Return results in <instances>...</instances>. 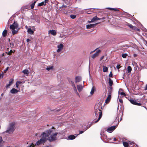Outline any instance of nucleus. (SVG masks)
<instances>
[{"mask_svg":"<svg viewBox=\"0 0 147 147\" xmlns=\"http://www.w3.org/2000/svg\"><path fill=\"white\" fill-rule=\"evenodd\" d=\"M54 131V128L52 127L51 129L43 132L41 135V138L36 142V144L38 145L44 144L47 140L50 141L56 140L57 139V136L58 133H53Z\"/></svg>","mask_w":147,"mask_h":147,"instance_id":"obj_1","label":"nucleus"},{"mask_svg":"<svg viewBox=\"0 0 147 147\" xmlns=\"http://www.w3.org/2000/svg\"><path fill=\"white\" fill-rule=\"evenodd\" d=\"M15 123L14 122H12L10 123L9 125L7 130L6 132L9 133L10 134L12 133L15 130Z\"/></svg>","mask_w":147,"mask_h":147,"instance_id":"obj_2","label":"nucleus"},{"mask_svg":"<svg viewBox=\"0 0 147 147\" xmlns=\"http://www.w3.org/2000/svg\"><path fill=\"white\" fill-rule=\"evenodd\" d=\"M95 114L96 117H98L97 120L95 122V123H96L98 122L101 118L102 116V112L100 109H97L96 110Z\"/></svg>","mask_w":147,"mask_h":147,"instance_id":"obj_3","label":"nucleus"},{"mask_svg":"<svg viewBox=\"0 0 147 147\" xmlns=\"http://www.w3.org/2000/svg\"><path fill=\"white\" fill-rule=\"evenodd\" d=\"M9 28L11 30H17L18 28V25L16 22H14L10 26Z\"/></svg>","mask_w":147,"mask_h":147,"instance_id":"obj_4","label":"nucleus"},{"mask_svg":"<svg viewBox=\"0 0 147 147\" xmlns=\"http://www.w3.org/2000/svg\"><path fill=\"white\" fill-rule=\"evenodd\" d=\"M116 128V126H112L111 127H108L107 130L106 129H104L103 130V131H104V130L105 131L106 130L109 133H111Z\"/></svg>","mask_w":147,"mask_h":147,"instance_id":"obj_5","label":"nucleus"},{"mask_svg":"<svg viewBox=\"0 0 147 147\" xmlns=\"http://www.w3.org/2000/svg\"><path fill=\"white\" fill-rule=\"evenodd\" d=\"M64 47V45L61 43L59 45L57 46V52L59 53L61 52Z\"/></svg>","mask_w":147,"mask_h":147,"instance_id":"obj_6","label":"nucleus"},{"mask_svg":"<svg viewBox=\"0 0 147 147\" xmlns=\"http://www.w3.org/2000/svg\"><path fill=\"white\" fill-rule=\"evenodd\" d=\"M100 51H101L99 49L97 50L96 51V53L92 56L91 57L92 59H94L96 57H97Z\"/></svg>","mask_w":147,"mask_h":147,"instance_id":"obj_7","label":"nucleus"},{"mask_svg":"<svg viewBox=\"0 0 147 147\" xmlns=\"http://www.w3.org/2000/svg\"><path fill=\"white\" fill-rule=\"evenodd\" d=\"M100 23H98L94 24H90L87 25L86 26V28L87 29H89L93 28L96 25L99 24Z\"/></svg>","mask_w":147,"mask_h":147,"instance_id":"obj_8","label":"nucleus"},{"mask_svg":"<svg viewBox=\"0 0 147 147\" xmlns=\"http://www.w3.org/2000/svg\"><path fill=\"white\" fill-rule=\"evenodd\" d=\"M131 103L132 104L137 105H141V104L140 103H137L136 101L135 100H134L133 99H130L129 100Z\"/></svg>","mask_w":147,"mask_h":147,"instance_id":"obj_9","label":"nucleus"},{"mask_svg":"<svg viewBox=\"0 0 147 147\" xmlns=\"http://www.w3.org/2000/svg\"><path fill=\"white\" fill-rule=\"evenodd\" d=\"M111 98V95L109 94V95H108L107 98L105 100V103L106 104L108 103L110 101Z\"/></svg>","mask_w":147,"mask_h":147,"instance_id":"obj_10","label":"nucleus"},{"mask_svg":"<svg viewBox=\"0 0 147 147\" xmlns=\"http://www.w3.org/2000/svg\"><path fill=\"white\" fill-rule=\"evenodd\" d=\"M49 34H51L52 35L55 36L56 35V32L54 30H49Z\"/></svg>","mask_w":147,"mask_h":147,"instance_id":"obj_11","label":"nucleus"},{"mask_svg":"<svg viewBox=\"0 0 147 147\" xmlns=\"http://www.w3.org/2000/svg\"><path fill=\"white\" fill-rule=\"evenodd\" d=\"M81 80V78L80 76H76L75 78V82L76 83L79 82Z\"/></svg>","mask_w":147,"mask_h":147,"instance_id":"obj_12","label":"nucleus"},{"mask_svg":"<svg viewBox=\"0 0 147 147\" xmlns=\"http://www.w3.org/2000/svg\"><path fill=\"white\" fill-rule=\"evenodd\" d=\"M77 88L78 91L80 92L83 88V86L81 85H79L77 86Z\"/></svg>","mask_w":147,"mask_h":147,"instance_id":"obj_13","label":"nucleus"},{"mask_svg":"<svg viewBox=\"0 0 147 147\" xmlns=\"http://www.w3.org/2000/svg\"><path fill=\"white\" fill-rule=\"evenodd\" d=\"M19 91L17 90V89L13 88L10 91V92L12 94H15L17 93Z\"/></svg>","mask_w":147,"mask_h":147,"instance_id":"obj_14","label":"nucleus"},{"mask_svg":"<svg viewBox=\"0 0 147 147\" xmlns=\"http://www.w3.org/2000/svg\"><path fill=\"white\" fill-rule=\"evenodd\" d=\"M7 50L8 51L7 54L9 55H11L12 53H14L15 51L14 50H12L11 49L9 50V48H8Z\"/></svg>","mask_w":147,"mask_h":147,"instance_id":"obj_15","label":"nucleus"},{"mask_svg":"<svg viewBox=\"0 0 147 147\" xmlns=\"http://www.w3.org/2000/svg\"><path fill=\"white\" fill-rule=\"evenodd\" d=\"M27 32L28 33L30 34H32L34 33V32L30 28H29L27 30Z\"/></svg>","mask_w":147,"mask_h":147,"instance_id":"obj_16","label":"nucleus"},{"mask_svg":"<svg viewBox=\"0 0 147 147\" xmlns=\"http://www.w3.org/2000/svg\"><path fill=\"white\" fill-rule=\"evenodd\" d=\"M13 81H14V80L12 79L11 80H10L9 82V84L7 85V88L8 87L10 86H11L12 84L13 83Z\"/></svg>","mask_w":147,"mask_h":147,"instance_id":"obj_17","label":"nucleus"},{"mask_svg":"<svg viewBox=\"0 0 147 147\" xmlns=\"http://www.w3.org/2000/svg\"><path fill=\"white\" fill-rule=\"evenodd\" d=\"M11 42L10 43V45L9 46L11 48H13L14 46V40H11Z\"/></svg>","mask_w":147,"mask_h":147,"instance_id":"obj_18","label":"nucleus"},{"mask_svg":"<svg viewBox=\"0 0 147 147\" xmlns=\"http://www.w3.org/2000/svg\"><path fill=\"white\" fill-rule=\"evenodd\" d=\"M18 30H19V29L18 28L17 29V30L14 29V30H12L11 32H12V34L13 35H14L15 34L17 33Z\"/></svg>","mask_w":147,"mask_h":147,"instance_id":"obj_19","label":"nucleus"},{"mask_svg":"<svg viewBox=\"0 0 147 147\" xmlns=\"http://www.w3.org/2000/svg\"><path fill=\"white\" fill-rule=\"evenodd\" d=\"M24 74H26L27 76H28L29 73V71L28 70L25 69L22 72Z\"/></svg>","mask_w":147,"mask_h":147,"instance_id":"obj_20","label":"nucleus"},{"mask_svg":"<svg viewBox=\"0 0 147 147\" xmlns=\"http://www.w3.org/2000/svg\"><path fill=\"white\" fill-rule=\"evenodd\" d=\"M103 71L104 72H107L108 71V68L105 66L103 65Z\"/></svg>","mask_w":147,"mask_h":147,"instance_id":"obj_21","label":"nucleus"},{"mask_svg":"<svg viewBox=\"0 0 147 147\" xmlns=\"http://www.w3.org/2000/svg\"><path fill=\"white\" fill-rule=\"evenodd\" d=\"M76 137L74 135H70L68 137L69 139L73 140L76 138Z\"/></svg>","mask_w":147,"mask_h":147,"instance_id":"obj_22","label":"nucleus"},{"mask_svg":"<svg viewBox=\"0 0 147 147\" xmlns=\"http://www.w3.org/2000/svg\"><path fill=\"white\" fill-rule=\"evenodd\" d=\"M109 85L110 86V87H111V86H112V85L113 84V81L111 80V79L110 78H109Z\"/></svg>","mask_w":147,"mask_h":147,"instance_id":"obj_23","label":"nucleus"},{"mask_svg":"<svg viewBox=\"0 0 147 147\" xmlns=\"http://www.w3.org/2000/svg\"><path fill=\"white\" fill-rule=\"evenodd\" d=\"M112 92V88L111 87H110L108 90V95L109 94L111 95V94Z\"/></svg>","mask_w":147,"mask_h":147,"instance_id":"obj_24","label":"nucleus"},{"mask_svg":"<svg viewBox=\"0 0 147 147\" xmlns=\"http://www.w3.org/2000/svg\"><path fill=\"white\" fill-rule=\"evenodd\" d=\"M95 90V88L94 86H93L91 89V90L90 92V94L92 95L94 93V91Z\"/></svg>","mask_w":147,"mask_h":147,"instance_id":"obj_25","label":"nucleus"},{"mask_svg":"<svg viewBox=\"0 0 147 147\" xmlns=\"http://www.w3.org/2000/svg\"><path fill=\"white\" fill-rule=\"evenodd\" d=\"M7 31L6 30H5L3 31V33H2L3 36H5L7 35Z\"/></svg>","mask_w":147,"mask_h":147,"instance_id":"obj_26","label":"nucleus"},{"mask_svg":"<svg viewBox=\"0 0 147 147\" xmlns=\"http://www.w3.org/2000/svg\"><path fill=\"white\" fill-rule=\"evenodd\" d=\"M123 144L125 147H128L129 146L128 143L124 142H123Z\"/></svg>","mask_w":147,"mask_h":147,"instance_id":"obj_27","label":"nucleus"},{"mask_svg":"<svg viewBox=\"0 0 147 147\" xmlns=\"http://www.w3.org/2000/svg\"><path fill=\"white\" fill-rule=\"evenodd\" d=\"M127 71L128 72V73H130V72H131V70H132V69H131V66H128L127 67Z\"/></svg>","mask_w":147,"mask_h":147,"instance_id":"obj_28","label":"nucleus"},{"mask_svg":"<svg viewBox=\"0 0 147 147\" xmlns=\"http://www.w3.org/2000/svg\"><path fill=\"white\" fill-rule=\"evenodd\" d=\"M97 16H95L91 20V22H92L95 21L97 19Z\"/></svg>","mask_w":147,"mask_h":147,"instance_id":"obj_29","label":"nucleus"},{"mask_svg":"<svg viewBox=\"0 0 147 147\" xmlns=\"http://www.w3.org/2000/svg\"><path fill=\"white\" fill-rule=\"evenodd\" d=\"M53 69V66H49L48 67H47L46 68V69L48 71L50 70H52Z\"/></svg>","mask_w":147,"mask_h":147,"instance_id":"obj_30","label":"nucleus"},{"mask_svg":"<svg viewBox=\"0 0 147 147\" xmlns=\"http://www.w3.org/2000/svg\"><path fill=\"white\" fill-rule=\"evenodd\" d=\"M44 5H45L44 4V1H42V2L39 3L38 5V6H41Z\"/></svg>","mask_w":147,"mask_h":147,"instance_id":"obj_31","label":"nucleus"},{"mask_svg":"<svg viewBox=\"0 0 147 147\" xmlns=\"http://www.w3.org/2000/svg\"><path fill=\"white\" fill-rule=\"evenodd\" d=\"M73 90H74V91L77 94H78V92H77V89H76V87H74L73 88Z\"/></svg>","mask_w":147,"mask_h":147,"instance_id":"obj_32","label":"nucleus"},{"mask_svg":"<svg viewBox=\"0 0 147 147\" xmlns=\"http://www.w3.org/2000/svg\"><path fill=\"white\" fill-rule=\"evenodd\" d=\"M127 54L126 53H125L123 54L122 55V57L123 58H125L127 56Z\"/></svg>","mask_w":147,"mask_h":147,"instance_id":"obj_33","label":"nucleus"},{"mask_svg":"<svg viewBox=\"0 0 147 147\" xmlns=\"http://www.w3.org/2000/svg\"><path fill=\"white\" fill-rule=\"evenodd\" d=\"M36 1H35L34 3H32L31 5V8L32 9H33L34 7V4H35V3H36Z\"/></svg>","mask_w":147,"mask_h":147,"instance_id":"obj_34","label":"nucleus"},{"mask_svg":"<svg viewBox=\"0 0 147 147\" xmlns=\"http://www.w3.org/2000/svg\"><path fill=\"white\" fill-rule=\"evenodd\" d=\"M127 26L133 29L134 28V26L130 24H128Z\"/></svg>","mask_w":147,"mask_h":147,"instance_id":"obj_35","label":"nucleus"},{"mask_svg":"<svg viewBox=\"0 0 147 147\" xmlns=\"http://www.w3.org/2000/svg\"><path fill=\"white\" fill-rule=\"evenodd\" d=\"M70 17L72 19H74L76 17V16L75 15H71Z\"/></svg>","mask_w":147,"mask_h":147,"instance_id":"obj_36","label":"nucleus"},{"mask_svg":"<svg viewBox=\"0 0 147 147\" xmlns=\"http://www.w3.org/2000/svg\"><path fill=\"white\" fill-rule=\"evenodd\" d=\"M34 145L33 143H32L30 145V146H27V147H34Z\"/></svg>","mask_w":147,"mask_h":147,"instance_id":"obj_37","label":"nucleus"},{"mask_svg":"<svg viewBox=\"0 0 147 147\" xmlns=\"http://www.w3.org/2000/svg\"><path fill=\"white\" fill-rule=\"evenodd\" d=\"M109 9L111 10H115V11H118V9H116V8H109Z\"/></svg>","mask_w":147,"mask_h":147,"instance_id":"obj_38","label":"nucleus"},{"mask_svg":"<svg viewBox=\"0 0 147 147\" xmlns=\"http://www.w3.org/2000/svg\"><path fill=\"white\" fill-rule=\"evenodd\" d=\"M66 7H67V6L66 5H63L61 7H60V9H61V8L63 9V8H65Z\"/></svg>","mask_w":147,"mask_h":147,"instance_id":"obj_39","label":"nucleus"},{"mask_svg":"<svg viewBox=\"0 0 147 147\" xmlns=\"http://www.w3.org/2000/svg\"><path fill=\"white\" fill-rule=\"evenodd\" d=\"M71 85L73 87V88L74 87H75V85L74 84V83L73 82H71Z\"/></svg>","mask_w":147,"mask_h":147,"instance_id":"obj_40","label":"nucleus"},{"mask_svg":"<svg viewBox=\"0 0 147 147\" xmlns=\"http://www.w3.org/2000/svg\"><path fill=\"white\" fill-rule=\"evenodd\" d=\"M4 142L2 140V138L1 137H0V143H2V142Z\"/></svg>","mask_w":147,"mask_h":147,"instance_id":"obj_41","label":"nucleus"},{"mask_svg":"<svg viewBox=\"0 0 147 147\" xmlns=\"http://www.w3.org/2000/svg\"><path fill=\"white\" fill-rule=\"evenodd\" d=\"M118 98H119V100L120 102L121 103H122L123 102V100L122 99H121L120 98H119V97H118Z\"/></svg>","mask_w":147,"mask_h":147,"instance_id":"obj_42","label":"nucleus"},{"mask_svg":"<svg viewBox=\"0 0 147 147\" xmlns=\"http://www.w3.org/2000/svg\"><path fill=\"white\" fill-rule=\"evenodd\" d=\"M120 94L121 95H123V96H125L126 95V94H125V93L124 92H121L120 93Z\"/></svg>","mask_w":147,"mask_h":147,"instance_id":"obj_43","label":"nucleus"},{"mask_svg":"<svg viewBox=\"0 0 147 147\" xmlns=\"http://www.w3.org/2000/svg\"><path fill=\"white\" fill-rule=\"evenodd\" d=\"M86 129H85L84 131H80L79 134H81L83 133L84 131H85L86 130Z\"/></svg>","mask_w":147,"mask_h":147,"instance_id":"obj_44","label":"nucleus"},{"mask_svg":"<svg viewBox=\"0 0 147 147\" xmlns=\"http://www.w3.org/2000/svg\"><path fill=\"white\" fill-rule=\"evenodd\" d=\"M116 67L118 69H119L121 67L120 66V65H117Z\"/></svg>","mask_w":147,"mask_h":147,"instance_id":"obj_45","label":"nucleus"},{"mask_svg":"<svg viewBox=\"0 0 147 147\" xmlns=\"http://www.w3.org/2000/svg\"><path fill=\"white\" fill-rule=\"evenodd\" d=\"M48 0H45V1L44 2V4H45V5H46V3H48Z\"/></svg>","mask_w":147,"mask_h":147,"instance_id":"obj_46","label":"nucleus"},{"mask_svg":"<svg viewBox=\"0 0 147 147\" xmlns=\"http://www.w3.org/2000/svg\"><path fill=\"white\" fill-rule=\"evenodd\" d=\"M16 83H17L18 84H21L22 82L20 81H17Z\"/></svg>","mask_w":147,"mask_h":147,"instance_id":"obj_47","label":"nucleus"},{"mask_svg":"<svg viewBox=\"0 0 147 147\" xmlns=\"http://www.w3.org/2000/svg\"><path fill=\"white\" fill-rule=\"evenodd\" d=\"M109 76V77H112L113 75H112V72H111L110 73Z\"/></svg>","mask_w":147,"mask_h":147,"instance_id":"obj_48","label":"nucleus"},{"mask_svg":"<svg viewBox=\"0 0 147 147\" xmlns=\"http://www.w3.org/2000/svg\"><path fill=\"white\" fill-rule=\"evenodd\" d=\"M19 85V84H18L17 83H16V87L17 88H18Z\"/></svg>","mask_w":147,"mask_h":147,"instance_id":"obj_49","label":"nucleus"},{"mask_svg":"<svg viewBox=\"0 0 147 147\" xmlns=\"http://www.w3.org/2000/svg\"><path fill=\"white\" fill-rule=\"evenodd\" d=\"M8 69H9V67H7L6 69H5V70H4V71L5 72H6Z\"/></svg>","mask_w":147,"mask_h":147,"instance_id":"obj_50","label":"nucleus"},{"mask_svg":"<svg viewBox=\"0 0 147 147\" xmlns=\"http://www.w3.org/2000/svg\"><path fill=\"white\" fill-rule=\"evenodd\" d=\"M3 77V74H0V79L1 78H2Z\"/></svg>","mask_w":147,"mask_h":147,"instance_id":"obj_51","label":"nucleus"},{"mask_svg":"<svg viewBox=\"0 0 147 147\" xmlns=\"http://www.w3.org/2000/svg\"><path fill=\"white\" fill-rule=\"evenodd\" d=\"M104 58V56H102L100 59V60H102Z\"/></svg>","mask_w":147,"mask_h":147,"instance_id":"obj_52","label":"nucleus"},{"mask_svg":"<svg viewBox=\"0 0 147 147\" xmlns=\"http://www.w3.org/2000/svg\"><path fill=\"white\" fill-rule=\"evenodd\" d=\"M96 50V49H95L94 50V51H91L90 53V54H92V53L93 52H95Z\"/></svg>","mask_w":147,"mask_h":147,"instance_id":"obj_53","label":"nucleus"},{"mask_svg":"<svg viewBox=\"0 0 147 147\" xmlns=\"http://www.w3.org/2000/svg\"><path fill=\"white\" fill-rule=\"evenodd\" d=\"M30 40L29 38H28L26 40V41L27 42H29V41H30Z\"/></svg>","mask_w":147,"mask_h":147,"instance_id":"obj_54","label":"nucleus"},{"mask_svg":"<svg viewBox=\"0 0 147 147\" xmlns=\"http://www.w3.org/2000/svg\"><path fill=\"white\" fill-rule=\"evenodd\" d=\"M137 55L136 54H134V56L135 57H137Z\"/></svg>","mask_w":147,"mask_h":147,"instance_id":"obj_55","label":"nucleus"},{"mask_svg":"<svg viewBox=\"0 0 147 147\" xmlns=\"http://www.w3.org/2000/svg\"><path fill=\"white\" fill-rule=\"evenodd\" d=\"M145 90H147V84L146 85V87L145 88Z\"/></svg>","mask_w":147,"mask_h":147,"instance_id":"obj_56","label":"nucleus"},{"mask_svg":"<svg viewBox=\"0 0 147 147\" xmlns=\"http://www.w3.org/2000/svg\"><path fill=\"white\" fill-rule=\"evenodd\" d=\"M88 23H90L92 22H91V21H88Z\"/></svg>","mask_w":147,"mask_h":147,"instance_id":"obj_57","label":"nucleus"},{"mask_svg":"<svg viewBox=\"0 0 147 147\" xmlns=\"http://www.w3.org/2000/svg\"><path fill=\"white\" fill-rule=\"evenodd\" d=\"M120 90H121V91H122V89H119V93L120 92Z\"/></svg>","mask_w":147,"mask_h":147,"instance_id":"obj_58","label":"nucleus"},{"mask_svg":"<svg viewBox=\"0 0 147 147\" xmlns=\"http://www.w3.org/2000/svg\"><path fill=\"white\" fill-rule=\"evenodd\" d=\"M116 140V138H114V141H115Z\"/></svg>","mask_w":147,"mask_h":147,"instance_id":"obj_59","label":"nucleus"},{"mask_svg":"<svg viewBox=\"0 0 147 147\" xmlns=\"http://www.w3.org/2000/svg\"><path fill=\"white\" fill-rule=\"evenodd\" d=\"M97 18V20H100V19L98 18Z\"/></svg>","mask_w":147,"mask_h":147,"instance_id":"obj_60","label":"nucleus"},{"mask_svg":"<svg viewBox=\"0 0 147 147\" xmlns=\"http://www.w3.org/2000/svg\"><path fill=\"white\" fill-rule=\"evenodd\" d=\"M9 41H10V39H9Z\"/></svg>","mask_w":147,"mask_h":147,"instance_id":"obj_61","label":"nucleus"}]
</instances>
